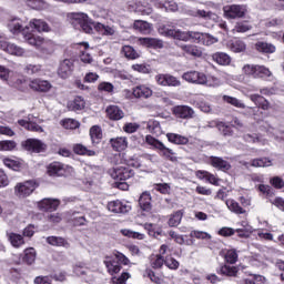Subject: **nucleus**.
Instances as JSON below:
<instances>
[{
    "instance_id": "nucleus-18",
    "label": "nucleus",
    "mask_w": 284,
    "mask_h": 284,
    "mask_svg": "<svg viewBox=\"0 0 284 284\" xmlns=\"http://www.w3.org/2000/svg\"><path fill=\"white\" fill-rule=\"evenodd\" d=\"M139 206L143 212L152 211V196L149 192H143L139 199Z\"/></svg>"
},
{
    "instance_id": "nucleus-55",
    "label": "nucleus",
    "mask_w": 284,
    "mask_h": 284,
    "mask_svg": "<svg viewBox=\"0 0 284 284\" xmlns=\"http://www.w3.org/2000/svg\"><path fill=\"white\" fill-rule=\"evenodd\" d=\"M246 49H247V45L242 40H235L231 44L232 52H245Z\"/></svg>"
},
{
    "instance_id": "nucleus-20",
    "label": "nucleus",
    "mask_w": 284,
    "mask_h": 284,
    "mask_svg": "<svg viewBox=\"0 0 284 284\" xmlns=\"http://www.w3.org/2000/svg\"><path fill=\"white\" fill-rule=\"evenodd\" d=\"M139 43L140 45H145V48H154L155 50L163 48V41L156 38H140Z\"/></svg>"
},
{
    "instance_id": "nucleus-1",
    "label": "nucleus",
    "mask_w": 284,
    "mask_h": 284,
    "mask_svg": "<svg viewBox=\"0 0 284 284\" xmlns=\"http://www.w3.org/2000/svg\"><path fill=\"white\" fill-rule=\"evenodd\" d=\"M109 174L111 179H114L115 187L118 190H129L130 185L128 184V179H132L134 176V170H132L130 166H116L109 170Z\"/></svg>"
},
{
    "instance_id": "nucleus-54",
    "label": "nucleus",
    "mask_w": 284,
    "mask_h": 284,
    "mask_svg": "<svg viewBox=\"0 0 284 284\" xmlns=\"http://www.w3.org/2000/svg\"><path fill=\"white\" fill-rule=\"evenodd\" d=\"M272 74V71L263 65H257L255 71V79H265Z\"/></svg>"
},
{
    "instance_id": "nucleus-23",
    "label": "nucleus",
    "mask_w": 284,
    "mask_h": 284,
    "mask_svg": "<svg viewBox=\"0 0 284 284\" xmlns=\"http://www.w3.org/2000/svg\"><path fill=\"white\" fill-rule=\"evenodd\" d=\"M133 97L135 99H150L152 97V89L145 85H139L133 89Z\"/></svg>"
},
{
    "instance_id": "nucleus-31",
    "label": "nucleus",
    "mask_w": 284,
    "mask_h": 284,
    "mask_svg": "<svg viewBox=\"0 0 284 284\" xmlns=\"http://www.w3.org/2000/svg\"><path fill=\"white\" fill-rule=\"evenodd\" d=\"M64 169L61 162H53L48 166V174L50 176H61L63 175Z\"/></svg>"
},
{
    "instance_id": "nucleus-19",
    "label": "nucleus",
    "mask_w": 284,
    "mask_h": 284,
    "mask_svg": "<svg viewBox=\"0 0 284 284\" xmlns=\"http://www.w3.org/2000/svg\"><path fill=\"white\" fill-rule=\"evenodd\" d=\"M27 28L37 30V32H50V26L41 19H32Z\"/></svg>"
},
{
    "instance_id": "nucleus-11",
    "label": "nucleus",
    "mask_w": 284,
    "mask_h": 284,
    "mask_svg": "<svg viewBox=\"0 0 284 284\" xmlns=\"http://www.w3.org/2000/svg\"><path fill=\"white\" fill-rule=\"evenodd\" d=\"M207 163L209 165H212V168H215V170H221L222 172L232 170V164L223 160V158L212 155L209 158Z\"/></svg>"
},
{
    "instance_id": "nucleus-64",
    "label": "nucleus",
    "mask_w": 284,
    "mask_h": 284,
    "mask_svg": "<svg viewBox=\"0 0 284 284\" xmlns=\"http://www.w3.org/2000/svg\"><path fill=\"white\" fill-rule=\"evenodd\" d=\"M265 283V277L262 275H253L251 278L245 280V284H263Z\"/></svg>"
},
{
    "instance_id": "nucleus-32",
    "label": "nucleus",
    "mask_w": 284,
    "mask_h": 284,
    "mask_svg": "<svg viewBox=\"0 0 284 284\" xmlns=\"http://www.w3.org/2000/svg\"><path fill=\"white\" fill-rule=\"evenodd\" d=\"M217 274H222V276H233V277H235L236 274H239V267L230 266L227 264H224L223 266L217 268Z\"/></svg>"
},
{
    "instance_id": "nucleus-2",
    "label": "nucleus",
    "mask_w": 284,
    "mask_h": 284,
    "mask_svg": "<svg viewBox=\"0 0 284 284\" xmlns=\"http://www.w3.org/2000/svg\"><path fill=\"white\" fill-rule=\"evenodd\" d=\"M70 23L75 30H82L85 34H94V21L83 12H74L70 16Z\"/></svg>"
},
{
    "instance_id": "nucleus-14",
    "label": "nucleus",
    "mask_w": 284,
    "mask_h": 284,
    "mask_svg": "<svg viewBox=\"0 0 284 284\" xmlns=\"http://www.w3.org/2000/svg\"><path fill=\"white\" fill-rule=\"evenodd\" d=\"M108 210L114 214H128L132 210V206L116 200L108 203Z\"/></svg>"
},
{
    "instance_id": "nucleus-52",
    "label": "nucleus",
    "mask_w": 284,
    "mask_h": 284,
    "mask_svg": "<svg viewBox=\"0 0 284 284\" xmlns=\"http://www.w3.org/2000/svg\"><path fill=\"white\" fill-rule=\"evenodd\" d=\"M161 34H164L165 37H172L175 32L174 23L168 22L166 24H162L160 27Z\"/></svg>"
},
{
    "instance_id": "nucleus-61",
    "label": "nucleus",
    "mask_w": 284,
    "mask_h": 284,
    "mask_svg": "<svg viewBox=\"0 0 284 284\" xmlns=\"http://www.w3.org/2000/svg\"><path fill=\"white\" fill-rule=\"evenodd\" d=\"M29 8L33 10H43L45 8V1L43 0H28Z\"/></svg>"
},
{
    "instance_id": "nucleus-40",
    "label": "nucleus",
    "mask_w": 284,
    "mask_h": 284,
    "mask_svg": "<svg viewBox=\"0 0 284 284\" xmlns=\"http://www.w3.org/2000/svg\"><path fill=\"white\" fill-rule=\"evenodd\" d=\"M3 163L6 168H9V170H13L14 172H19L21 168H23V163L19 160H12L10 158H4Z\"/></svg>"
},
{
    "instance_id": "nucleus-12",
    "label": "nucleus",
    "mask_w": 284,
    "mask_h": 284,
    "mask_svg": "<svg viewBox=\"0 0 284 284\" xmlns=\"http://www.w3.org/2000/svg\"><path fill=\"white\" fill-rule=\"evenodd\" d=\"M18 124L29 132H43V128L34 122V115L29 114L26 120H18Z\"/></svg>"
},
{
    "instance_id": "nucleus-4",
    "label": "nucleus",
    "mask_w": 284,
    "mask_h": 284,
    "mask_svg": "<svg viewBox=\"0 0 284 284\" xmlns=\"http://www.w3.org/2000/svg\"><path fill=\"white\" fill-rule=\"evenodd\" d=\"M145 141L149 145H152L153 148H155V150H159L160 154L163 156V159H166L168 161H171L172 163H176V161H179V158H176L174 155L175 153L172 149L165 146V144H163V142L156 140L152 135H146Z\"/></svg>"
},
{
    "instance_id": "nucleus-41",
    "label": "nucleus",
    "mask_w": 284,
    "mask_h": 284,
    "mask_svg": "<svg viewBox=\"0 0 284 284\" xmlns=\"http://www.w3.org/2000/svg\"><path fill=\"white\" fill-rule=\"evenodd\" d=\"M222 99L225 103L233 105V108H239L240 110H245V103H243V101H241L234 97L223 95Z\"/></svg>"
},
{
    "instance_id": "nucleus-5",
    "label": "nucleus",
    "mask_w": 284,
    "mask_h": 284,
    "mask_svg": "<svg viewBox=\"0 0 284 284\" xmlns=\"http://www.w3.org/2000/svg\"><path fill=\"white\" fill-rule=\"evenodd\" d=\"M37 187H39V184L32 180L21 182L14 186V194L18 199H28Z\"/></svg>"
},
{
    "instance_id": "nucleus-30",
    "label": "nucleus",
    "mask_w": 284,
    "mask_h": 284,
    "mask_svg": "<svg viewBox=\"0 0 284 284\" xmlns=\"http://www.w3.org/2000/svg\"><path fill=\"white\" fill-rule=\"evenodd\" d=\"M111 146L115 152H121L128 148V139L125 138H115L110 140Z\"/></svg>"
},
{
    "instance_id": "nucleus-8",
    "label": "nucleus",
    "mask_w": 284,
    "mask_h": 284,
    "mask_svg": "<svg viewBox=\"0 0 284 284\" xmlns=\"http://www.w3.org/2000/svg\"><path fill=\"white\" fill-rule=\"evenodd\" d=\"M22 37L29 45H33V48H41L43 45V42L45 41L40 36H36L34 33L30 32V27H26L22 30Z\"/></svg>"
},
{
    "instance_id": "nucleus-7",
    "label": "nucleus",
    "mask_w": 284,
    "mask_h": 284,
    "mask_svg": "<svg viewBox=\"0 0 284 284\" xmlns=\"http://www.w3.org/2000/svg\"><path fill=\"white\" fill-rule=\"evenodd\" d=\"M22 145L28 152H34L36 154L45 152V149L48 148L45 143L37 139H28L27 141L23 142Z\"/></svg>"
},
{
    "instance_id": "nucleus-46",
    "label": "nucleus",
    "mask_w": 284,
    "mask_h": 284,
    "mask_svg": "<svg viewBox=\"0 0 284 284\" xmlns=\"http://www.w3.org/2000/svg\"><path fill=\"white\" fill-rule=\"evenodd\" d=\"M186 14H189L190 17H199L200 19H207L212 17V12H207L201 9H189L186 11Z\"/></svg>"
},
{
    "instance_id": "nucleus-27",
    "label": "nucleus",
    "mask_w": 284,
    "mask_h": 284,
    "mask_svg": "<svg viewBox=\"0 0 284 284\" xmlns=\"http://www.w3.org/2000/svg\"><path fill=\"white\" fill-rule=\"evenodd\" d=\"M7 239L11 243L12 247H21L26 243L21 234L7 232Z\"/></svg>"
},
{
    "instance_id": "nucleus-25",
    "label": "nucleus",
    "mask_w": 284,
    "mask_h": 284,
    "mask_svg": "<svg viewBox=\"0 0 284 284\" xmlns=\"http://www.w3.org/2000/svg\"><path fill=\"white\" fill-rule=\"evenodd\" d=\"M255 50H257V52H263L264 54H274V52H276V47L272 43L260 41L255 43Z\"/></svg>"
},
{
    "instance_id": "nucleus-21",
    "label": "nucleus",
    "mask_w": 284,
    "mask_h": 284,
    "mask_svg": "<svg viewBox=\"0 0 284 284\" xmlns=\"http://www.w3.org/2000/svg\"><path fill=\"white\" fill-rule=\"evenodd\" d=\"M195 33L194 31H181L175 29L171 37L178 41H194Z\"/></svg>"
},
{
    "instance_id": "nucleus-15",
    "label": "nucleus",
    "mask_w": 284,
    "mask_h": 284,
    "mask_svg": "<svg viewBox=\"0 0 284 284\" xmlns=\"http://www.w3.org/2000/svg\"><path fill=\"white\" fill-rule=\"evenodd\" d=\"M29 88L34 92H49L52 84L48 80L34 79L30 81Z\"/></svg>"
},
{
    "instance_id": "nucleus-58",
    "label": "nucleus",
    "mask_w": 284,
    "mask_h": 284,
    "mask_svg": "<svg viewBox=\"0 0 284 284\" xmlns=\"http://www.w3.org/2000/svg\"><path fill=\"white\" fill-rule=\"evenodd\" d=\"M225 261L226 263L234 265V263L239 261V253H236V250H229L225 254Z\"/></svg>"
},
{
    "instance_id": "nucleus-28",
    "label": "nucleus",
    "mask_w": 284,
    "mask_h": 284,
    "mask_svg": "<svg viewBox=\"0 0 284 284\" xmlns=\"http://www.w3.org/2000/svg\"><path fill=\"white\" fill-rule=\"evenodd\" d=\"M213 61H216L219 65H230L232 58L224 52H216L212 55Z\"/></svg>"
},
{
    "instance_id": "nucleus-63",
    "label": "nucleus",
    "mask_w": 284,
    "mask_h": 284,
    "mask_svg": "<svg viewBox=\"0 0 284 284\" xmlns=\"http://www.w3.org/2000/svg\"><path fill=\"white\" fill-rule=\"evenodd\" d=\"M24 71L27 74H39L41 72V64H28Z\"/></svg>"
},
{
    "instance_id": "nucleus-51",
    "label": "nucleus",
    "mask_w": 284,
    "mask_h": 284,
    "mask_svg": "<svg viewBox=\"0 0 284 284\" xmlns=\"http://www.w3.org/2000/svg\"><path fill=\"white\" fill-rule=\"evenodd\" d=\"M7 52L8 54H13L14 57H23V54H26V50H23V48L10 42Z\"/></svg>"
},
{
    "instance_id": "nucleus-16",
    "label": "nucleus",
    "mask_w": 284,
    "mask_h": 284,
    "mask_svg": "<svg viewBox=\"0 0 284 284\" xmlns=\"http://www.w3.org/2000/svg\"><path fill=\"white\" fill-rule=\"evenodd\" d=\"M180 48L186 57H194L195 59L203 57V50H201V47H196L194 44H182Z\"/></svg>"
},
{
    "instance_id": "nucleus-53",
    "label": "nucleus",
    "mask_w": 284,
    "mask_h": 284,
    "mask_svg": "<svg viewBox=\"0 0 284 284\" xmlns=\"http://www.w3.org/2000/svg\"><path fill=\"white\" fill-rule=\"evenodd\" d=\"M120 232L123 236H128L129 239H138L139 241H143V239H145V235L132 230L122 229Z\"/></svg>"
},
{
    "instance_id": "nucleus-43",
    "label": "nucleus",
    "mask_w": 284,
    "mask_h": 284,
    "mask_svg": "<svg viewBox=\"0 0 284 284\" xmlns=\"http://www.w3.org/2000/svg\"><path fill=\"white\" fill-rule=\"evenodd\" d=\"M133 28L135 30H139L140 32H143L144 34H148V32H150V30L152 29V24H150V22L148 21L136 20L133 23Z\"/></svg>"
},
{
    "instance_id": "nucleus-10",
    "label": "nucleus",
    "mask_w": 284,
    "mask_h": 284,
    "mask_svg": "<svg viewBox=\"0 0 284 284\" xmlns=\"http://www.w3.org/2000/svg\"><path fill=\"white\" fill-rule=\"evenodd\" d=\"M74 70V62L70 59H64L60 62L58 68V74L61 79H68V77L72 75V71Z\"/></svg>"
},
{
    "instance_id": "nucleus-3",
    "label": "nucleus",
    "mask_w": 284,
    "mask_h": 284,
    "mask_svg": "<svg viewBox=\"0 0 284 284\" xmlns=\"http://www.w3.org/2000/svg\"><path fill=\"white\" fill-rule=\"evenodd\" d=\"M182 78L189 83H197L199 85H207L209 88H219L221 85V80L213 79L214 83L212 84L207 81V75L197 71L185 72Z\"/></svg>"
},
{
    "instance_id": "nucleus-56",
    "label": "nucleus",
    "mask_w": 284,
    "mask_h": 284,
    "mask_svg": "<svg viewBox=\"0 0 284 284\" xmlns=\"http://www.w3.org/2000/svg\"><path fill=\"white\" fill-rule=\"evenodd\" d=\"M190 236L191 239H200L202 241H205V240L210 241V239H212V235L203 231H191Z\"/></svg>"
},
{
    "instance_id": "nucleus-17",
    "label": "nucleus",
    "mask_w": 284,
    "mask_h": 284,
    "mask_svg": "<svg viewBox=\"0 0 284 284\" xmlns=\"http://www.w3.org/2000/svg\"><path fill=\"white\" fill-rule=\"evenodd\" d=\"M193 41H196V43H202V45H214V43L219 42V39L210 33L195 32Z\"/></svg>"
},
{
    "instance_id": "nucleus-62",
    "label": "nucleus",
    "mask_w": 284,
    "mask_h": 284,
    "mask_svg": "<svg viewBox=\"0 0 284 284\" xmlns=\"http://www.w3.org/2000/svg\"><path fill=\"white\" fill-rule=\"evenodd\" d=\"M235 232L240 239H248L250 234L252 233V227L247 225L244 229H236Z\"/></svg>"
},
{
    "instance_id": "nucleus-50",
    "label": "nucleus",
    "mask_w": 284,
    "mask_h": 284,
    "mask_svg": "<svg viewBox=\"0 0 284 284\" xmlns=\"http://www.w3.org/2000/svg\"><path fill=\"white\" fill-rule=\"evenodd\" d=\"M122 52L124 53V57L126 59H139V57H141V53H139L138 51H135L131 45H124L122 48Z\"/></svg>"
},
{
    "instance_id": "nucleus-60",
    "label": "nucleus",
    "mask_w": 284,
    "mask_h": 284,
    "mask_svg": "<svg viewBox=\"0 0 284 284\" xmlns=\"http://www.w3.org/2000/svg\"><path fill=\"white\" fill-rule=\"evenodd\" d=\"M132 70L135 72H141L142 74H150V72H152L150 64H133Z\"/></svg>"
},
{
    "instance_id": "nucleus-38",
    "label": "nucleus",
    "mask_w": 284,
    "mask_h": 284,
    "mask_svg": "<svg viewBox=\"0 0 284 284\" xmlns=\"http://www.w3.org/2000/svg\"><path fill=\"white\" fill-rule=\"evenodd\" d=\"M22 261L23 263H27V265H32V263L37 261V251H34L32 247L26 248Z\"/></svg>"
},
{
    "instance_id": "nucleus-24",
    "label": "nucleus",
    "mask_w": 284,
    "mask_h": 284,
    "mask_svg": "<svg viewBox=\"0 0 284 284\" xmlns=\"http://www.w3.org/2000/svg\"><path fill=\"white\" fill-rule=\"evenodd\" d=\"M45 241L49 245H52L53 247H70V243L67 242V240L62 236H48Z\"/></svg>"
},
{
    "instance_id": "nucleus-22",
    "label": "nucleus",
    "mask_w": 284,
    "mask_h": 284,
    "mask_svg": "<svg viewBox=\"0 0 284 284\" xmlns=\"http://www.w3.org/2000/svg\"><path fill=\"white\" fill-rule=\"evenodd\" d=\"M106 114L111 121H121L125 114L123 113V110L116 105H110L106 109Z\"/></svg>"
},
{
    "instance_id": "nucleus-44",
    "label": "nucleus",
    "mask_w": 284,
    "mask_h": 284,
    "mask_svg": "<svg viewBox=\"0 0 284 284\" xmlns=\"http://www.w3.org/2000/svg\"><path fill=\"white\" fill-rule=\"evenodd\" d=\"M104 264L110 274H119L121 272V264L118 261H104Z\"/></svg>"
},
{
    "instance_id": "nucleus-13",
    "label": "nucleus",
    "mask_w": 284,
    "mask_h": 284,
    "mask_svg": "<svg viewBox=\"0 0 284 284\" xmlns=\"http://www.w3.org/2000/svg\"><path fill=\"white\" fill-rule=\"evenodd\" d=\"M173 114L178 116V119H194V109L189 105H176L173 108Z\"/></svg>"
},
{
    "instance_id": "nucleus-37",
    "label": "nucleus",
    "mask_w": 284,
    "mask_h": 284,
    "mask_svg": "<svg viewBox=\"0 0 284 284\" xmlns=\"http://www.w3.org/2000/svg\"><path fill=\"white\" fill-rule=\"evenodd\" d=\"M73 152L81 156H95L97 155L95 151L89 150L83 144H75L73 146Z\"/></svg>"
},
{
    "instance_id": "nucleus-9",
    "label": "nucleus",
    "mask_w": 284,
    "mask_h": 284,
    "mask_svg": "<svg viewBox=\"0 0 284 284\" xmlns=\"http://www.w3.org/2000/svg\"><path fill=\"white\" fill-rule=\"evenodd\" d=\"M59 205H61V201L58 199L47 197L38 202V210H40V212H57Z\"/></svg>"
},
{
    "instance_id": "nucleus-59",
    "label": "nucleus",
    "mask_w": 284,
    "mask_h": 284,
    "mask_svg": "<svg viewBox=\"0 0 284 284\" xmlns=\"http://www.w3.org/2000/svg\"><path fill=\"white\" fill-rule=\"evenodd\" d=\"M136 12H140V13H142V14H152V7H150V6H145V4H143V3H141V2H138V3H135V9H134Z\"/></svg>"
},
{
    "instance_id": "nucleus-47",
    "label": "nucleus",
    "mask_w": 284,
    "mask_h": 284,
    "mask_svg": "<svg viewBox=\"0 0 284 284\" xmlns=\"http://www.w3.org/2000/svg\"><path fill=\"white\" fill-rule=\"evenodd\" d=\"M17 149L14 140H2L0 141V152H12Z\"/></svg>"
},
{
    "instance_id": "nucleus-26",
    "label": "nucleus",
    "mask_w": 284,
    "mask_h": 284,
    "mask_svg": "<svg viewBox=\"0 0 284 284\" xmlns=\"http://www.w3.org/2000/svg\"><path fill=\"white\" fill-rule=\"evenodd\" d=\"M251 101L255 103L258 108L262 110H270V101L267 99H264L261 94H251L250 95Z\"/></svg>"
},
{
    "instance_id": "nucleus-48",
    "label": "nucleus",
    "mask_w": 284,
    "mask_h": 284,
    "mask_svg": "<svg viewBox=\"0 0 284 284\" xmlns=\"http://www.w3.org/2000/svg\"><path fill=\"white\" fill-rule=\"evenodd\" d=\"M216 128L223 136H232L234 134V131L232 130L231 125H227L225 122H217Z\"/></svg>"
},
{
    "instance_id": "nucleus-29",
    "label": "nucleus",
    "mask_w": 284,
    "mask_h": 284,
    "mask_svg": "<svg viewBox=\"0 0 284 284\" xmlns=\"http://www.w3.org/2000/svg\"><path fill=\"white\" fill-rule=\"evenodd\" d=\"M166 138H168V141H170V143H174L175 145H187L190 141L186 136L175 134V133H168Z\"/></svg>"
},
{
    "instance_id": "nucleus-36",
    "label": "nucleus",
    "mask_w": 284,
    "mask_h": 284,
    "mask_svg": "<svg viewBox=\"0 0 284 284\" xmlns=\"http://www.w3.org/2000/svg\"><path fill=\"white\" fill-rule=\"evenodd\" d=\"M226 207L230 210V212H233V214H245V209L239 204L235 200H226Z\"/></svg>"
},
{
    "instance_id": "nucleus-34",
    "label": "nucleus",
    "mask_w": 284,
    "mask_h": 284,
    "mask_svg": "<svg viewBox=\"0 0 284 284\" xmlns=\"http://www.w3.org/2000/svg\"><path fill=\"white\" fill-rule=\"evenodd\" d=\"M273 163L270 158H256L251 160V168H272Z\"/></svg>"
},
{
    "instance_id": "nucleus-39",
    "label": "nucleus",
    "mask_w": 284,
    "mask_h": 284,
    "mask_svg": "<svg viewBox=\"0 0 284 284\" xmlns=\"http://www.w3.org/2000/svg\"><path fill=\"white\" fill-rule=\"evenodd\" d=\"M100 32V34H106V36H112L114 34V29H112L109 26H105L101 22H94L93 24V31Z\"/></svg>"
},
{
    "instance_id": "nucleus-35",
    "label": "nucleus",
    "mask_w": 284,
    "mask_h": 284,
    "mask_svg": "<svg viewBox=\"0 0 284 284\" xmlns=\"http://www.w3.org/2000/svg\"><path fill=\"white\" fill-rule=\"evenodd\" d=\"M68 108L72 112H79V110H83V108H85V100L81 97H77L73 101L68 103Z\"/></svg>"
},
{
    "instance_id": "nucleus-33",
    "label": "nucleus",
    "mask_w": 284,
    "mask_h": 284,
    "mask_svg": "<svg viewBox=\"0 0 284 284\" xmlns=\"http://www.w3.org/2000/svg\"><path fill=\"white\" fill-rule=\"evenodd\" d=\"M8 28H9V31L12 32V34H19L20 32L21 34H23V30H26V28H23V26L21 24V20L17 18L12 19L8 23Z\"/></svg>"
},
{
    "instance_id": "nucleus-42",
    "label": "nucleus",
    "mask_w": 284,
    "mask_h": 284,
    "mask_svg": "<svg viewBox=\"0 0 284 284\" xmlns=\"http://www.w3.org/2000/svg\"><path fill=\"white\" fill-rule=\"evenodd\" d=\"M90 136L93 144L100 143L101 139H103V133L101 132V128L97 125L92 126L90 129Z\"/></svg>"
},
{
    "instance_id": "nucleus-57",
    "label": "nucleus",
    "mask_w": 284,
    "mask_h": 284,
    "mask_svg": "<svg viewBox=\"0 0 284 284\" xmlns=\"http://www.w3.org/2000/svg\"><path fill=\"white\" fill-rule=\"evenodd\" d=\"M250 30H252V26H250L247 22H237L233 29V32L245 33L250 32Z\"/></svg>"
},
{
    "instance_id": "nucleus-45",
    "label": "nucleus",
    "mask_w": 284,
    "mask_h": 284,
    "mask_svg": "<svg viewBox=\"0 0 284 284\" xmlns=\"http://www.w3.org/2000/svg\"><path fill=\"white\" fill-rule=\"evenodd\" d=\"M182 219H183V211L174 212L171 215V217L169 219V226L170 227H178V225H181Z\"/></svg>"
},
{
    "instance_id": "nucleus-49",
    "label": "nucleus",
    "mask_w": 284,
    "mask_h": 284,
    "mask_svg": "<svg viewBox=\"0 0 284 284\" xmlns=\"http://www.w3.org/2000/svg\"><path fill=\"white\" fill-rule=\"evenodd\" d=\"M158 8L165 9L166 12H176L179 10V4L174 1H164V2H159Z\"/></svg>"
},
{
    "instance_id": "nucleus-6",
    "label": "nucleus",
    "mask_w": 284,
    "mask_h": 284,
    "mask_svg": "<svg viewBox=\"0 0 284 284\" xmlns=\"http://www.w3.org/2000/svg\"><path fill=\"white\" fill-rule=\"evenodd\" d=\"M224 17L226 19H243L247 12L245 4H230L223 7Z\"/></svg>"
}]
</instances>
